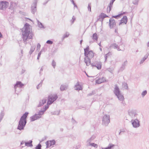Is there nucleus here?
I'll use <instances>...</instances> for the list:
<instances>
[{"mask_svg": "<svg viewBox=\"0 0 149 149\" xmlns=\"http://www.w3.org/2000/svg\"><path fill=\"white\" fill-rule=\"evenodd\" d=\"M30 25L27 23H26L24 25V30L23 31V29L22 30V38L24 42H26L29 39H32L33 36V33L31 31Z\"/></svg>", "mask_w": 149, "mask_h": 149, "instance_id": "nucleus-1", "label": "nucleus"}, {"mask_svg": "<svg viewBox=\"0 0 149 149\" xmlns=\"http://www.w3.org/2000/svg\"><path fill=\"white\" fill-rule=\"evenodd\" d=\"M58 98V96L56 94H51L48 96V99L47 104L44 107L43 109L40 112V114H43L44 112L48 108V105L51 104Z\"/></svg>", "mask_w": 149, "mask_h": 149, "instance_id": "nucleus-2", "label": "nucleus"}, {"mask_svg": "<svg viewBox=\"0 0 149 149\" xmlns=\"http://www.w3.org/2000/svg\"><path fill=\"white\" fill-rule=\"evenodd\" d=\"M28 114V113H26L21 117L18 127V129L21 130L23 129L26 123V118Z\"/></svg>", "mask_w": 149, "mask_h": 149, "instance_id": "nucleus-3", "label": "nucleus"}, {"mask_svg": "<svg viewBox=\"0 0 149 149\" xmlns=\"http://www.w3.org/2000/svg\"><path fill=\"white\" fill-rule=\"evenodd\" d=\"M114 92L119 100H124V98L123 95L120 91L119 88L117 86H116L115 88Z\"/></svg>", "mask_w": 149, "mask_h": 149, "instance_id": "nucleus-4", "label": "nucleus"}, {"mask_svg": "<svg viewBox=\"0 0 149 149\" xmlns=\"http://www.w3.org/2000/svg\"><path fill=\"white\" fill-rule=\"evenodd\" d=\"M89 46H88L86 48L84 49V54L85 56H88L91 59L94 57V55L95 53H94L93 51H89Z\"/></svg>", "mask_w": 149, "mask_h": 149, "instance_id": "nucleus-5", "label": "nucleus"}, {"mask_svg": "<svg viewBox=\"0 0 149 149\" xmlns=\"http://www.w3.org/2000/svg\"><path fill=\"white\" fill-rule=\"evenodd\" d=\"M102 123L105 125H107L110 122V117L109 116L104 115L102 118Z\"/></svg>", "mask_w": 149, "mask_h": 149, "instance_id": "nucleus-6", "label": "nucleus"}, {"mask_svg": "<svg viewBox=\"0 0 149 149\" xmlns=\"http://www.w3.org/2000/svg\"><path fill=\"white\" fill-rule=\"evenodd\" d=\"M55 144V141L54 140L48 141L45 143V144L44 146L45 147V148H48L50 147H54Z\"/></svg>", "mask_w": 149, "mask_h": 149, "instance_id": "nucleus-7", "label": "nucleus"}, {"mask_svg": "<svg viewBox=\"0 0 149 149\" xmlns=\"http://www.w3.org/2000/svg\"><path fill=\"white\" fill-rule=\"evenodd\" d=\"M128 113L129 115L132 118H135L137 115V111L135 110H129Z\"/></svg>", "mask_w": 149, "mask_h": 149, "instance_id": "nucleus-8", "label": "nucleus"}, {"mask_svg": "<svg viewBox=\"0 0 149 149\" xmlns=\"http://www.w3.org/2000/svg\"><path fill=\"white\" fill-rule=\"evenodd\" d=\"M37 0H34V2L31 5V13L33 14H35L37 10Z\"/></svg>", "mask_w": 149, "mask_h": 149, "instance_id": "nucleus-9", "label": "nucleus"}, {"mask_svg": "<svg viewBox=\"0 0 149 149\" xmlns=\"http://www.w3.org/2000/svg\"><path fill=\"white\" fill-rule=\"evenodd\" d=\"M23 86V84L21 82L18 81L17 82L15 86V91L17 93H18L19 92H20L21 89L20 88H19L18 89V91H17V87H21Z\"/></svg>", "mask_w": 149, "mask_h": 149, "instance_id": "nucleus-10", "label": "nucleus"}, {"mask_svg": "<svg viewBox=\"0 0 149 149\" xmlns=\"http://www.w3.org/2000/svg\"><path fill=\"white\" fill-rule=\"evenodd\" d=\"M43 109H42L39 111L38 114H36L34 116H33L31 117V121H34L37 119L40 118L41 117V116L43 114H40V111H41Z\"/></svg>", "mask_w": 149, "mask_h": 149, "instance_id": "nucleus-11", "label": "nucleus"}, {"mask_svg": "<svg viewBox=\"0 0 149 149\" xmlns=\"http://www.w3.org/2000/svg\"><path fill=\"white\" fill-rule=\"evenodd\" d=\"M8 2L6 1H1L0 2V10H4L7 7Z\"/></svg>", "mask_w": 149, "mask_h": 149, "instance_id": "nucleus-12", "label": "nucleus"}, {"mask_svg": "<svg viewBox=\"0 0 149 149\" xmlns=\"http://www.w3.org/2000/svg\"><path fill=\"white\" fill-rule=\"evenodd\" d=\"M132 124L134 127L137 128L140 126V122L137 119L132 120L131 121Z\"/></svg>", "mask_w": 149, "mask_h": 149, "instance_id": "nucleus-13", "label": "nucleus"}, {"mask_svg": "<svg viewBox=\"0 0 149 149\" xmlns=\"http://www.w3.org/2000/svg\"><path fill=\"white\" fill-rule=\"evenodd\" d=\"M115 20L112 18L109 19V25L110 29L113 28L116 25Z\"/></svg>", "mask_w": 149, "mask_h": 149, "instance_id": "nucleus-14", "label": "nucleus"}, {"mask_svg": "<svg viewBox=\"0 0 149 149\" xmlns=\"http://www.w3.org/2000/svg\"><path fill=\"white\" fill-rule=\"evenodd\" d=\"M116 0H111L109 5L108 6L107 8V12L108 13H109L110 11L111 10V8L112 7V6L114 1Z\"/></svg>", "mask_w": 149, "mask_h": 149, "instance_id": "nucleus-15", "label": "nucleus"}, {"mask_svg": "<svg viewBox=\"0 0 149 149\" xmlns=\"http://www.w3.org/2000/svg\"><path fill=\"white\" fill-rule=\"evenodd\" d=\"M111 48L114 49H116L118 51L121 50L120 49L119 46L115 43H112L110 45L109 47V48L111 49Z\"/></svg>", "mask_w": 149, "mask_h": 149, "instance_id": "nucleus-16", "label": "nucleus"}, {"mask_svg": "<svg viewBox=\"0 0 149 149\" xmlns=\"http://www.w3.org/2000/svg\"><path fill=\"white\" fill-rule=\"evenodd\" d=\"M74 88L76 90H82V89L81 84L79 82H77Z\"/></svg>", "mask_w": 149, "mask_h": 149, "instance_id": "nucleus-17", "label": "nucleus"}, {"mask_svg": "<svg viewBox=\"0 0 149 149\" xmlns=\"http://www.w3.org/2000/svg\"><path fill=\"white\" fill-rule=\"evenodd\" d=\"M47 99L46 98L43 99L41 100L39 102V104H38V107H40L42 106L43 105L47 103H46Z\"/></svg>", "mask_w": 149, "mask_h": 149, "instance_id": "nucleus-18", "label": "nucleus"}, {"mask_svg": "<svg viewBox=\"0 0 149 149\" xmlns=\"http://www.w3.org/2000/svg\"><path fill=\"white\" fill-rule=\"evenodd\" d=\"M106 81V79L105 78L103 77L102 78L99 79L96 81V83L100 84L104 81Z\"/></svg>", "mask_w": 149, "mask_h": 149, "instance_id": "nucleus-19", "label": "nucleus"}, {"mask_svg": "<svg viewBox=\"0 0 149 149\" xmlns=\"http://www.w3.org/2000/svg\"><path fill=\"white\" fill-rule=\"evenodd\" d=\"M84 58V62L86 63V65H88V64H91V59L89 58L88 57L85 56Z\"/></svg>", "mask_w": 149, "mask_h": 149, "instance_id": "nucleus-20", "label": "nucleus"}, {"mask_svg": "<svg viewBox=\"0 0 149 149\" xmlns=\"http://www.w3.org/2000/svg\"><path fill=\"white\" fill-rule=\"evenodd\" d=\"M87 145L88 146H91L96 148H97L98 147V145L97 144L94 143H91V142H89V140L87 141Z\"/></svg>", "mask_w": 149, "mask_h": 149, "instance_id": "nucleus-21", "label": "nucleus"}, {"mask_svg": "<svg viewBox=\"0 0 149 149\" xmlns=\"http://www.w3.org/2000/svg\"><path fill=\"white\" fill-rule=\"evenodd\" d=\"M123 23L126 24L127 21V18L126 16H124L121 20Z\"/></svg>", "mask_w": 149, "mask_h": 149, "instance_id": "nucleus-22", "label": "nucleus"}, {"mask_svg": "<svg viewBox=\"0 0 149 149\" xmlns=\"http://www.w3.org/2000/svg\"><path fill=\"white\" fill-rule=\"evenodd\" d=\"M99 17L100 18L104 19L105 18L109 17V16L104 13H101Z\"/></svg>", "mask_w": 149, "mask_h": 149, "instance_id": "nucleus-23", "label": "nucleus"}, {"mask_svg": "<svg viewBox=\"0 0 149 149\" xmlns=\"http://www.w3.org/2000/svg\"><path fill=\"white\" fill-rule=\"evenodd\" d=\"M114 145L112 144H110L106 148H102V149H112Z\"/></svg>", "mask_w": 149, "mask_h": 149, "instance_id": "nucleus-24", "label": "nucleus"}, {"mask_svg": "<svg viewBox=\"0 0 149 149\" xmlns=\"http://www.w3.org/2000/svg\"><path fill=\"white\" fill-rule=\"evenodd\" d=\"M32 141H29L28 142H26L25 143V146L32 147Z\"/></svg>", "mask_w": 149, "mask_h": 149, "instance_id": "nucleus-25", "label": "nucleus"}, {"mask_svg": "<svg viewBox=\"0 0 149 149\" xmlns=\"http://www.w3.org/2000/svg\"><path fill=\"white\" fill-rule=\"evenodd\" d=\"M37 20L38 22V25L39 27L41 28H42L43 29H45V28L42 23L40 22L37 19Z\"/></svg>", "mask_w": 149, "mask_h": 149, "instance_id": "nucleus-26", "label": "nucleus"}, {"mask_svg": "<svg viewBox=\"0 0 149 149\" xmlns=\"http://www.w3.org/2000/svg\"><path fill=\"white\" fill-rule=\"evenodd\" d=\"M92 38L94 41L97 40V36L96 33H95L93 34Z\"/></svg>", "mask_w": 149, "mask_h": 149, "instance_id": "nucleus-27", "label": "nucleus"}, {"mask_svg": "<svg viewBox=\"0 0 149 149\" xmlns=\"http://www.w3.org/2000/svg\"><path fill=\"white\" fill-rule=\"evenodd\" d=\"M67 86L65 85H61L60 87V90L61 91H63L66 90L67 88Z\"/></svg>", "mask_w": 149, "mask_h": 149, "instance_id": "nucleus-28", "label": "nucleus"}, {"mask_svg": "<svg viewBox=\"0 0 149 149\" xmlns=\"http://www.w3.org/2000/svg\"><path fill=\"white\" fill-rule=\"evenodd\" d=\"M123 88L125 89H127L128 88L127 84L126 83L123 82L122 84Z\"/></svg>", "mask_w": 149, "mask_h": 149, "instance_id": "nucleus-29", "label": "nucleus"}, {"mask_svg": "<svg viewBox=\"0 0 149 149\" xmlns=\"http://www.w3.org/2000/svg\"><path fill=\"white\" fill-rule=\"evenodd\" d=\"M35 49V47H34L33 46L31 47V48L30 49V51L29 52V54L30 55L31 54H32V52L34 51Z\"/></svg>", "mask_w": 149, "mask_h": 149, "instance_id": "nucleus-30", "label": "nucleus"}, {"mask_svg": "<svg viewBox=\"0 0 149 149\" xmlns=\"http://www.w3.org/2000/svg\"><path fill=\"white\" fill-rule=\"evenodd\" d=\"M41 145L40 144H39L36 147V149H41ZM45 147L44 146H43V148L44 149H45Z\"/></svg>", "mask_w": 149, "mask_h": 149, "instance_id": "nucleus-31", "label": "nucleus"}, {"mask_svg": "<svg viewBox=\"0 0 149 149\" xmlns=\"http://www.w3.org/2000/svg\"><path fill=\"white\" fill-rule=\"evenodd\" d=\"M122 15V14H118L117 15H115V16H112V18H114L116 19H118L120 17V16Z\"/></svg>", "mask_w": 149, "mask_h": 149, "instance_id": "nucleus-32", "label": "nucleus"}, {"mask_svg": "<svg viewBox=\"0 0 149 149\" xmlns=\"http://www.w3.org/2000/svg\"><path fill=\"white\" fill-rule=\"evenodd\" d=\"M147 91H143L141 93V95L142 96V97H144V96L147 94Z\"/></svg>", "mask_w": 149, "mask_h": 149, "instance_id": "nucleus-33", "label": "nucleus"}, {"mask_svg": "<svg viewBox=\"0 0 149 149\" xmlns=\"http://www.w3.org/2000/svg\"><path fill=\"white\" fill-rule=\"evenodd\" d=\"M4 113L3 112H1L0 114V122L2 120L4 116Z\"/></svg>", "mask_w": 149, "mask_h": 149, "instance_id": "nucleus-34", "label": "nucleus"}, {"mask_svg": "<svg viewBox=\"0 0 149 149\" xmlns=\"http://www.w3.org/2000/svg\"><path fill=\"white\" fill-rule=\"evenodd\" d=\"M96 136L95 135H93L89 139H88L87 140H89V142H91L94 139Z\"/></svg>", "mask_w": 149, "mask_h": 149, "instance_id": "nucleus-35", "label": "nucleus"}, {"mask_svg": "<svg viewBox=\"0 0 149 149\" xmlns=\"http://www.w3.org/2000/svg\"><path fill=\"white\" fill-rule=\"evenodd\" d=\"M75 19H76L75 17L74 16H73L72 17V19L70 20V22H71L72 24H73L74 23V21H75Z\"/></svg>", "mask_w": 149, "mask_h": 149, "instance_id": "nucleus-36", "label": "nucleus"}, {"mask_svg": "<svg viewBox=\"0 0 149 149\" xmlns=\"http://www.w3.org/2000/svg\"><path fill=\"white\" fill-rule=\"evenodd\" d=\"M139 1V0H134L133 1L132 3L134 5H137Z\"/></svg>", "mask_w": 149, "mask_h": 149, "instance_id": "nucleus-37", "label": "nucleus"}, {"mask_svg": "<svg viewBox=\"0 0 149 149\" xmlns=\"http://www.w3.org/2000/svg\"><path fill=\"white\" fill-rule=\"evenodd\" d=\"M94 67L93 68L94 69H96L97 68L98 70L100 69L101 68V66H93Z\"/></svg>", "mask_w": 149, "mask_h": 149, "instance_id": "nucleus-38", "label": "nucleus"}, {"mask_svg": "<svg viewBox=\"0 0 149 149\" xmlns=\"http://www.w3.org/2000/svg\"><path fill=\"white\" fill-rule=\"evenodd\" d=\"M46 43L49 44H52L53 43V42L51 40H48L46 42Z\"/></svg>", "mask_w": 149, "mask_h": 149, "instance_id": "nucleus-39", "label": "nucleus"}, {"mask_svg": "<svg viewBox=\"0 0 149 149\" xmlns=\"http://www.w3.org/2000/svg\"><path fill=\"white\" fill-rule=\"evenodd\" d=\"M88 9L89 11H91V3H89L88 6Z\"/></svg>", "mask_w": 149, "mask_h": 149, "instance_id": "nucleus-40", "label": "nucleus"}, {"mask_svg": "<svg viewBox=\"0 0 149 149\" xmlns=\"http://www.w3.org/2000/svg\"><path fill=\"white\" fill-rule=\"evenodd\" d=\"M149 55V53H147L145 55V56H144V57H143V58L145 59L146 60L147 58H148V56Z\"/></svg>", "mask_w": 149, "mask_h": 149, "instance_id": "nucleus-41", "label": "nucleus"}, {"mask_svg": "<svg viewBox=\"0 0 149 149\" xmlns=\"http://www.w3.org/2000/svg\"><path fill=\"white\" fill-rule=\"evenodd\" d=\"M40 44L38 43V44H37V50H38V49H40Z\"/></svg>", "mask_w": 149, "mask_h": 149, "instance_id": "nucleus-42", "label": "nucleus"}, {"mask_svg": "<svg viewBox=\"0 0 149 149\" xmlns=\"http://www.w3.org/2000/svg\"><path fill=\"white\" fill-rule=\"evenodd\" d=\"M113 77V74L111 73H110L109 74V78H112Z\"/></svg>", "mask_w": 149, "mask_h": 149, "instance_id": "nucleus-43", "label": "nucleus"}, {"mask_svg": "<svg viewBox=\"0 0 149 149\" xmlns=\"http://www.w3.org/2000/svg\"><path fill=\"white\" fill-rule=\"evenodd\" d=\"M146 60L143 58L140 61V64H141L143 63Z\"/></svg>", "mask_w": 149, "mask_h": 149, "instance_id": "nucleus-44", "label": "nucleus"}, {"mask_svg": "<svg viewBox=\"0 0 149 149\" xmlns=\"http://www.w3.org/2000/svg\"><path fill=\"white\" fill-rule=\"evenodd\" d=\"M41 53V52H40L38 54L37 58L38 59H39V58L40 57Z\"/></svg>", "mask_w": 149, "mask_h": 149, "instance_id": "nucleus-45", "label": "nucleus"}, {"mask_svg": "<svg viewBox=\"0 0 149 149\" xmlns=\"http://www.w3.org/2000/svg\"><path fill=\"white\" fill-rule=\"evenodd\" d=\"M25 143H26V142H25V141H23L22 142H21V145H23V144H24V146H22V147H23L24 146H25Z\"/></svg>", "mask_w": 149, "mask_h": 149, "instance_id": "nucleus-46", "label": "nucleus"}, {"mask_svg": "<svg viewBox=\"0 0 149 149\" xmlns=\"http://www.w3.org/2000/svg\"><path fill=\"white\" fill-rule=\"evenodd\" d=\"M69 36V34H65L64 35L63 37H64L65 38L68 37Z\"/></svg>", "mask_w": 149, "mask_h": 149, "instance_id": "nucleus-47", "label": "nucleus"}, {"mask_svg": "<svg viewBox=\"0 0 149 149\" xmlns=\"http://www.w3.org/2000/svg\"><path fill=\"white\" fill-rule=\"evenodd\" d=\"M41 86V84H40L38 85L37 86V89H39Z\"/></svg>", "mask_w": 149, "mask_h": 149, "instance_id": "nucleus-48", "label": "nucleus"}, {"mask_svg": "<svg viewBox=\"0 0 149 149\" xmlns=\"http://www.w3.org/2000/svg\"><path fill=\"white\" fill-rule=\"evenodd\" d=\"M45 48L44 47H43L42 49H41V51H40V52L41 53L43 52H45Z\"/></svg>", "mask_w": 149, "mask_h": 149, "instance_id": "nucleus-49", "label": "nucleus"}, {"mask_svg": "<svg viewBox=\"0 0 149 149\" xmlns=\"http://www.w3.org/2000/svg\"><path fill=\"white\" fill-rule=\"evenodd\" d=\"M56 65V63L54 60H53L52 63V65Z\"/></svg>", "mask_w": 149, "mask_h": 149, "instance_id": "nucleus-50", "label": "nucleus"}, {"mask_svg": "<svg viewBox=\"0 0 149 149\" xmlns=\"http://www.w3.org/2000/svg\"><path fill=\"white\" fill-rule=\"evenodd\" d=\"M80 147V145L79 144L76 146V149H78Z\"/></svg>", "mask_w": 149, "mask_h": 149, "instance_id": "nucleus-51", "label": "nucleus"}, {"mask_svg": "<svg viewBox=\"0 0 149 149\" xmlns=\"http://www.w3.org/2000/svg\"><path fill=\"white\" fill-rule=\"evenodd\" d=\"M127 63V61H125L123 64L122 65H126Z\"/></svg>", "mask_w": 149, "mask_h": 149, "instance_id": "nucleus-52", "label": "nucleus"}, {"mask_svg": "<svg viewBox=\"0 0 149 149\" xmlns=\"http://www.w3.org/2000/svg\"><path fill=\"white\" fill-rule=\"evenodd\" d=\"M103 19H100V18H99L97 19V21H100L102 23V22L103 20Z\"/></svg>", "mask_w": 149, "mask_h": 149, "instance_id": "nucleus-53", "label": "nucleus"}, {"mask_svg": "<svg viewBox=\"0 0 149 149\" xmlns=\"http://www.w3.org/2000/svg\"><path fill=\"white\" fill-rule=\"evenodd\" d=\"M112 53L111 52H109L108 53L106 54V55H107L108 56L111 55Z\"/></svg>", "mask_w": 149, "mask_h": 149, "instance_id": "nucleus-54", "label": "nucleus"}, {"mask_svg": "<svg viewBox=\"0 0 149 149\" xmlns=\"http://www.w3.org/2000/svg\"><path fill=\"white\" fill-rule=\"evenodd\" d=\"M73 4L74 5V7H75L77 8V6L76 5V4L74 2H73Z\"/></svg>", "mask_w": 149, "mask_h": 149, "instance_id": "nucleus-55", "label": "nucleus"}, {"mask_svg": "<svg viewBox=\"0 0 149 149\" xmlns=\"http://www.w3.org/2000/svg\"><path fill=\"white\" fill-rule=\"evenodd\" d=\"M49 0H48L47 1H46V2H44L43 3V5H46V4L47 3V2H48V1H49Z\"/></svg>", "mask_w": 149, "mask_h": 149, "instance_id": "nucleus-56", "label": "nucleus"}, {"mask_svg": "<svg viewBox=\"0 0 149 149\" xmlns=\"http://www.w3.org/2000/svg\"><path fill=\"white\" fill-rule=\"evenodd\" d=\"M108 56L107 55H106V54L105 56L104 57H105V61H106L107 60Z\"/></svg>", "mask_w": 149, "mask_h": 149, "instance_id": "nucleus-57", "label": "nucleus"}, {"mask_svg": "<svg viewBox=\"0 0 149 149\" xmlns=\"http://www.w3.org/2000/svg\"><path fill=\"white\" fill-rule=\"evenodd\" d=\"M115 32L116 33H118V29H115Z\"/></svg>", "mask_w": 149, "mask_h": 149, "instance_id": "nucleus-58", "label": "nucleus"}, {"mask_svg": "<svg viewBox=\"0 0 149 149\" xmlns=\"http://www.w3.org/2000/svg\"><path fill=\"white\" fill-rule=\"evenodd\" d=\"M65 38L64 37H63V36L62 37V39H61V42H62L63 40H64V39H65Z\"/></svg>", "mask_w": 149, "mask_h": 149, "instance_id": "nucleus-59", "label": "nucleus"}, {"mask_svg": "<svg viewBox=\"0 0 149 149\" xmlns=\"http://www.w3.org/2000/svg\"><path fill=\"white\" fill-rule=\"evenodd\" d=\"M123 23L121 21H120V22L119 23L118 25H120L122 23Z\"/></svg>", "mask_w": 149, "mask_h": 149, "instance_id": "nucleus-60", "label": "nucleus"}, {"mask_svg": "<svg viewBox=\"0 0 149 149\" xmlns=\"http://www.w3.org/2000/svg\"><path fill=\"white\" fill-rule=\"evenodd\" d=\"M86 74V75H87V76L89 77H90V78H93L94 77H92V76H88L87 74Z\"/></svg>", "mask_w": 149, "mask_h": 149, "instance_id": "nucleus-61", "label": "nucleus"}, {"mask_svg": "<svg viewBox=\"0 0 149 149\" xmlns=\"http://www.w3.org/2000/svg\"><path fill=\"white\" fill-rule=\"evenodd\" d=\"M83 42V40H81L80 41V44L81 45L82 42Z\"/></svg>", "mask_w": 149, "mask_h": 149, "instance_id": "nucleus-62", "label": "nucleus"}, {"mask_svg": "<svg viewBox=\"0 0 149 149\" xmlns=\"http://www.w3.org/2000/svg\"><path fill=\"white\" fill-rule=\"evenodd\" d=\"M147 45L148 47H149V42H148Z\"/></svg>", "mask_w": 149, "mask_h": 149, "instance_id": "nucleus-63", "label": "nucleus"}, {"mask_svg": "<svg viewBox=\"0 0 149 149\" xmlns=\"http://www.w3.org/2000/svg\"><path fill=\"white\" fill-rule=\"evenodd\" d=\"M56 114L57 115H58L59 114V112L58 111L57 112V113Z\"/></svg>", "mask_w": 149, "mask_h": 149, "instance_id": "nucleus-64", "label": "nucleus"}]
</instances>
